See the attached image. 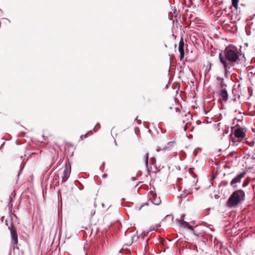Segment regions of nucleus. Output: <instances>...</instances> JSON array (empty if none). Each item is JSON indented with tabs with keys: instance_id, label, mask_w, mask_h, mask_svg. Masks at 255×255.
<instances>
[{
	"instance_id": "15",
	"label": "nucleus",
	"mask_w": 255,
	"mask_h": 255,
	"mask_svg": "<svg viewBox=\"0 0 255 255\" xmlns=\"http://www.w3.org/2000/svg\"><path fill=\"white\" fill-rule=\"evenodd\" d=\"M184 56V52L180 53V59L181 60Z\"/></svg>"
},
{
	"instance_id": "3",
	"label": "nucleus",
	"mask_w": 255,
	"mask_h": 255,
	"mask_svg": "<svg viewBox=\"0 0 255 255\" xmlns=\"http://www.w3.org/2000/svg\"><path fill=\"white\" fill-rule=\"evenodd\" d=\"M246 172H243L235 177L231 181L230 185L234 188L238 187L237 183H240L241 179L246 175Z\"/></svg>"
},
{
	"instance_id": "7",
	"label": "nucleus",
	"mask_w": 255,
	"mask_h": 255,
	"mask_svg": "<svg viewBox=\"0 0 255 255\" xmlns=\"http://www.w3.org/2000/svg\"><path fill=\"white\" fill-rule=\"evenodd\" d=\"M220 96L223 98L225 101H227L228 99V94L227 91L225 88H223L221 90L220 93Z\"/></svg>"
},
{
	"instance_id": "19",
	"label": "nucleus",
	"mask_w": 255,
	"mask_h": 255,
	"mask_svg": "<svg viewBox=\"0 0 255 255\" xmlns=\"http://www.w3.org/2000/svg\"><path fill=\"white\" fill-rule=\"evenodd\" d=\"M86 245H86V244H85V246H84V250H85L86 248Z\"/></svg>"
},
{
	"instance_id": "17",
	"label": "nucleus",
	"mask_w": 255,
	"mask_h": 255,
	"mask_svg": "<svg viewBox=\"0 0 255 255\" xmlns=\"http://www.w3.org/2000/svg\"><path fill=\"white\" fill-rule=\"evenodd\" d=\"M174 143V142L173 141H171V142H169L168 143V145L169 146H171L172 144H173Z\"/></svg>"
},
{
	"instance_id": "9",
	"label": "nucleus",
	"mask_w": 255,
	"mask_h": 255,
	"mask_svg": "<svg viewBox=\"0 0 255 255\" xmlns=\"http://www.w3.org/2000/svg\"><path fill=\"white\" fill-rule=\"evenodd\" d=\"M152 202L155 204V205H159L160 203L161 202L160 199L159 197H156V196L154 197V195H153V199L152 200Z\"/></svg>"
},
{
	"instance_id": "20",
	"label": "nucleus",
	"mask_w": 255,
	"mask_h": 255,
	"mask_svg": "<svg viewBox=\"0 0 255 255\" xmlns=\"http://www.w3.org/2000/svg\"><path fill=\"white\" fill-rule=\"evenodd\" d=\"M160 150V149L158 148V149H157V151H159Z\"/></svg>"
},
{
	"instance_id": "13",
	"label": "nucleus",
	"mask_w": 255,
	"mask_h": 255,
	"mask_svg": "<svg viewBox=\"0 0 255 255\" xmlns=\"http://www.w3.org/2000/svg\"><path fill=\"white\" fill-rule=\"evenodd\" d=\"M249 181H250L249 179H247L245 181H244L243 185H242V187L243 188H244V187H246V186H247L249 183Z\"/></svg>"
},
{
	"instance_id": "11",
	"label": "nucleus",
	"mask_w": 255,
	"mask_h": 255,
	"mask_svg": "<svg viewBox=\"0 0 255 255\" xmlns=\"http://www.w3.org/2000/svg\"><path fill=\"white\" fill-rule=\"evenodd\" d=\"M178 223L180 226L185 228H186L187 226H188L189 225V224L187 222L181 220H179Z\"/></svg>"
},
{
	"instance_id": "23",
	"label": "nucleus",
	"mask_w": 255,
	"mask_h": 255,
	"mask_svg": "<svg viewBox=\"0 0 255 255\" xmlns=\"http://www.w3.org/2000/svg\"><path fill=\"white\" fill-rule=\"evenodd\" d=\"M85 255H87V253H85Z\"/></svg>"
},
{
	"instance_id": "10",
	"label": "nucleus",
	"mask_w": 255,
	"mask_h": 255,
	"mask_svg": "<svg viewBox=\"0 0 255 255\" xmlns=\"http://www.w3.org/2000/svg\"><path fill=\"white\" fill-rule=\"evenodd\" d=\"M178 50L179 53L184 52V43L183 41H180L179 44Z\"/></svg>"
},
{
	"instance_id": "4",
	"label": "nucleus",
	"mask_w": 255,
	"mask_h": 255,
	"mask_svg": "<svg viewBox=\"0 0 255 255\" xmlns=\"http://www.w3.org/2000/svg\"><path fill=\"white\" fill-rule=\"evenodd\" d=\"M234 134L236 138H240L241 140L245 137L246 131H244V129L238 128L235 129Z\"/></svg>"
},
{
	"instance_id": "2",
	"label": "nucleus",
	"mask_w": 255,
	"mask_h": 255,
	"mask_svg": "<svg viewBox=\"0 0 255 255\" xmlns=\"http://www.w3.org/2000/svg\"><path fill=\"white\" fill-rule=\"evenodd\" d=\"M245 198V192L242 189L237 190L234 191L229 198L227 206L229 208L235 207L244 201Z\"/></svg>"
},
{
	"instance_id": "6",
	"label": "nucleus",
	"mask_w": 255,
	"mask_h": 255,
	"mask_svg": "<svg viewBox=\"0 0 255 255\" xmlns=\"http://www.w3.org/2000/svg\"><path fill=\"white\" fill-rule=\"evenodd\" d=\"M70 171L67 169V167L64 169L63 173V175L62 179V181L63 182H65L67 180L70 175Z\"/></svg>"
},
{
	"instance_id": "14",
	"label": "nucleus",
	"mask_w": 255,
	"mask_h": 255,
	"mask_svg": "<svg viewBox=\"0 0 255 255\" xmlns=\"http://www.w3.org/2000/svg\"><path fill=\"white\" fill-rule=\"evenodd\" d=\"M148 153H147L146 154L145 159V163L146 166L148 165Z\"/></svg>"
},
{
	"instance_id": "22",
	"label": "nucleus",
	"mask_w": 255,
	"mask_h": 255,
	"mask_svg": "<svg viewBox=\"0 0 255 255\" xmlns=\"http://www.w3.org/2000/svg\"><path fill=\"white\" fill-rule=\"evenodd\" d=\"M82 137H83V135H81V136H80V138H82Z\"/></svg>"
},
{
	"instance_id": "12",
	"label": "nucleus",
	"mask_w": 255,
	"mask_h": 255,
	"mask_svg": "<svg viewBox=\"0 0 255 255\" xmlns=\"http://www.w3.org/2000/svg\"><path fill=\"white\" fill-rule=\"evenodd\" d=\"M239 0H232V5L236 9H237L238 6Z\"/></svg>"
},
{
	"instance_id": "1",
	"label": "nucleus",
	"mask_w": 255,
	"mask_h": 255,
	"mask_svg": "<svg viewBox=\"0 0 255 255\" xmlns=\"http://www.w3.org/2000/svg\"><path fill=\"white\" fill-rule=\"evenodd\" d=\"M220 62L223 65L225 71L227 72L231 66V63H234L239 60V52L237 49L231 47L225 48L223 52L219 54Z\"/></svg>"
},
{
	"instance_id": "16",
	"label": "nucleus",
	"mask_w": 255,
	"mask_h": 255,
	"mask_svg": "<svg viewBox=\"0 0 255 255\" xmlns=\"http://www.w3.org/2000/svg\"><path fill=\"white\" fill-rule=\"evenodd\" d=\"M188 229H189V230H191V231H193V228L192 226H191V225H190L189 224L188 225V226H187V227H186Z\"/></svg>"
},
{
	"instance_id": "21",
	"label": "nucleus",
	"mask_w": 255,
	"mask_h": 255,
	"mask_svg": "<svg viewBox=\"0 0 255 255\" xmlns=\"http://www.w3.org/2000/svg\"><path fill=\"white\" fill-rule=\"evenodd\" d=\"M168 147H165L164 148V149H167Z\"/></svg>"
},
{
	"instance_id": "18",
	"label": "nucleus",
	"mask_w": 255,
	"mask_h": 255,
	"mask_svg": "<svg viewBox=\"0 0 255 255\" xmlns=\"http://www.w3.org/2000/svg\"><path fill=\"white\" fill-rule=\"evenodd\" d=\"M221 87L222 88L224 86H226L223 83L221 82L220 84Z\"/></svg>"
},
{
	"instance_id": "5",
	"label": "nucleus",
	"mask_w": 255,
	"mask_h": 255,
	"mask_svg": "<svg viewBox=\"0 0 255 255\" xmlns=\"http://www.w3.org/2000/svg\"><path fill=\"white\" fill-rule=\"evenodd\" d=\"M9 229L10 230L12 241L14 245H16L18 242L17 235L16 231L13 229H10V227H9Z\"/></svg>"
},
{
	"instance_id": "8",
	"label": "nucleus",
	"mask_w": 255,
	"mask_h": 255,
	"mask_svg": "<svg viewBox=\"0 0 255 255\" xmlns=\"http://www.w3.org/2000/svg\"><path fill=\"white\" fill-rule=\"evenodd\" d=\"M156 231V229H155L154 227H151L148 231H144L143 232V233H142L143 238H144L145 236H148L150 232H152V231L155 232Z\"/></svg>"
}]
</instances>
